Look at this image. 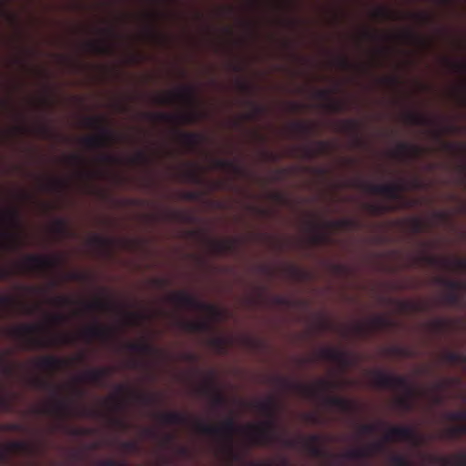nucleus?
Here are the masks:
<instances>
[{
	"label": "nucleus",
	"mask_w": 466,
	"mask_h": 466,
	"mask_svg": "<svg viewBox=\"0 0 466 466\" xmlns=\"http://www.w3.org/2000/svg\"><path fill=\"white\" fill-rule=\"evenodd\" d=\"M252 406L266 417L265 420L257 424H248L245 427H238L231 417L227 418L219 426L197 420L195 422L196 430L205 435L223 438L228 444V456L231 461L241 460V455L233 449V437L238 431L245 432L253 445L268 446L280 443L287 448L300 446L312 457L324 458L328 456L322 445L323 437L319 434H311L307 438L291 439L284 438L277 432L279 401L275 397L269 396L264 400H257L253 402Z\"/></svg>",
	"instance_id": "f257e3e1"
},
{
	"label": "nucleus",
	"mask_w": 466,
	"mask_h": 466,
	"mask_svg": "<svg viewBox=\"0 0 466 466\" xmlns=\"http://www.w3.org/2000/svg\"><path fill=\"white\" fill-rule=\"evenodd\" d=\"M59 286L57 279L49 280L47 287L19 286L21 295H0V312L20 305L25 299L34 298L58 309H79L90 315H113L138 303L114 293L106 288H99L98 292L90 297H76L66 294H50L51 289Z\"/></svg>",
	"instance_id": "f03ea898"
},
{
	"label": "nucleus",
	"mask_w": 466,
	"mask_h": 466,
	"mask_svg": "<svg viewBox=\"0 0 466 466\" xmlns=\"http://www.w3.org/2000/svg\"><path fill=\"white\" fill-rule=\"evenodd\" d=\"M29 383L35 389L51 391L53 394V398L47 405L34 410L36 414L52 415L59 419H66L73 416L91 418L99 415L96 410L85 406H76L71 400L61 397V388L46 379L34 377L29 380Z\"/></svg>",
	"instance_id": "7ed1b4c3"
},
{
	"label": "nucleus",
	"mask_w": 466,
	"mask_h": 466,
	"mask_svg": "<svg viewBox=\"0 0 466 466\" xmlns=\"http://www.w3.org/2000/svg\"><path fill=\"white\" fill-rule=\"evenodd\" d=\"M275 382L279 388L295 391L306 399H322L327 406L338 408L341 411L353 412L356 410L353 400L328 394L337 387L330 380L321 379L315 385H307L279 376L275 378Z\"/></svg>",
	"instance_id": "20e7f679"
},
{
	"label": "nucleus",
	"mask_w": 466,
	"mask_h": 466,
	"mask_svg": "<svg viewBox=\"0 0 466 466\" xmlns=\"http://www.w3.org/2000/svg\"><path fill=\"white\" fill-rule=\"evenodd\" d=\"M14 330V336L22 350H35L49 349L58 345H68L73 339L68 335L55 336L42 330L41 324H60L61 322H21ZM97 324L98 322H91ZM118 324L131 325L142 322H117Z\"/></svg>",
	"instance_id": "39448f33"
},
{
	"label": "nucleus",
	"mask_w": 466,
	"mask_h": 466,
	"mask_svg": "<svg viewBox=\"0 0 466 466\" xmlns=\"http://www.w3.org/2000/svg\"><path fill=\"white\" fill-rule=\"evenodd\" d=\"M177 100L187 104L191 107V110L183 114H147V116L154 121H162L167 123L178 122L183 124H195L201 119L202 113L198 109V100L194 86H185L175 92L157 97V103L162 105L171 104Z\"/></svg>",
	"instance_id": "423d86ee"
},
{
	"label": "nucleus",
	"mask_w": 466,
	"mask_h": 466,
	"mask_svg": "<svg viewBox=\"0 0 466 466\" xmlns=\"http://www.w3.org/2000/svg\"><path fill=\"white\" fill-rule=\"evenodd\" d=\"M370 379L372 384L377 388L403 391L405 396L397 400L398 406L404 410L412 409L411 398L414 396L415 390L406 377L376 370L371 372Z\"/></svg>",
	"instance_id": "0eeeda50"
},
{
	"label": "nucleus",
	"mask_w": 466,
	"mask_h": 466,
	"mask_svg": "<svg viewBox=\"0 0 466 466\" xmlns=\"http://www.w3.org/2000/svg\"><path fill=\"white\" fill-rule=\"evenodd\" d=\"M352 187L360 188L365 192L376 195H382L390 199L400 202L401 208L411 207L412 204L402 195L407 190V187L402 182H394L390 184H373L363 180H355Z\"/></svg>",
	"instance_id": "6e6552de"
},
{
	"label": "nucleus",
	"mask_w": 466,
	"mask_h": 466,
	"mask_svg": "<svg viewBox=\"0 0 466 466\" xmlns=\"http://www.w3.org/2000/svg\"><path fill=\"white\" fill-rule=\"evenodd\" d=\"M84 124L89 128H96L97 135L87 136L82 139V144L88 148H106L116 140V134L105 125V118L101 116H87Z\"/></svg>",
	"instance_id": "1a4fd4ad"
},
{
	"label": "nucleus",
	"mask_w": 466,
	"mask_h": 466,
	"mask_svg": "<svg viewBox=\"0 0 466 466\" xmlns=\"http://www.w3.org/2000/svg\"><path fill=\"white\" fill-rule=\"evenodd\" d=\"M162 300L170 304L177 310H202L210 307L198 296L187 290L167 292L162 297Z\"/></svg>",
	"instance_id": "9d476101"
},
{
	"label": "nucleus",
	"mask_w": 466,
	"mask_h": 466,
	"mask_svg": "<svg viewBox=\"0 0 466 466\" xmlns=\"http://www.w3.org/2000/svg\"><path fill=\"white\" fill-rule=\"evenodd\" d=\"M433 282L444 289L441 299L446 305L455 306L461 301L462 294L466 290V282L464 280L438 276L433 279Z\"/></svg>",
	"instance_id": "9b49d317"
},
{
	"label": "nucleus",
	"mask_w": 466,
	"mask_h": 466,
	"mask_svg": "<svg viewBox=\"0 0 466 466\" xmlns=\"http://www.w3.org/2000/svg\"><path fill=\"white\" fill-rule=\"evenodd\" d=\"M60 264L61 259L57 257L28 255L21 266L26 271L46 275L57 268Z\"/></svg>",
	"instance_id": "f8f14e48"
},
{
	"label": "nucleus",
	"mask_w": 466,
	"mask_h": 466,
	"mask_svg": "<svg viewBox=\"0 0 466 466\" xmlns=\"http://www.w3.org/2000/svg\"><path fill=\"white\" fill-rule=\"evenodd\" d=\"M320 360L334 362L343 369L350 367L352 363L350 354L334 347H322L318 351Z\"/></svg>",
	"instance_id": "ddd939ff"
},
{
	"label": "nucleus",
	"mask_w": 466,
	"mask_h": 466,
	"mask_svg": "<svg viewBox=\"0 0 466 466\" xmlns=\"http://www.w3.org/2000/svg\"><path fill=\"white\" fill-rule=\"evenodd\" d=\"M396 440L407 441L413 444H419L421 441L420 436L411 426L390 427L384 436V441H393Z\"/></svg>",
	"instance_id": "4468645a"
},
{
	"label": "nucleus",
	"mask_w": 466,
	"mask_h": 466,
	"mask_svg": "<svg viewBox=\"0 0 466 466\" xmlns=\"http://www.w3.org/2000/svg\"><path fill=\"white\" fill-rule=\"evenodd\" d=\"M315 147L302 146L293 149L294 155L302 158L313 159L320 155L329 154L333 150V145L329 141H316Z\"/></svg>",
	"instance_id": "2eb2a0df"
},
{
	"label": "nucleus",
	"mask_w": 466,
	"mask_h": 466,
	"mask_svg": "<svg viewBox=\"0 0 466 466\" xmlns=\"http://www.w3.org/2000/svg\"><path fill=\"white\" fill-rule=\"evenodd\" d=\"M198 392L201 395L208 397L214 407H223L227 404L225 395L212 380H208L203 383V385L198 389Z\"/></svg>",
	"instance_id": "dca6fc26"
},
{
	"label": "nucleus",
	"mask_w": 466,
	"mask_h": 466,
	"mask_svg": "<svg viewBox=\"0 0 466 466\" xmlns=\"http://www.w3.org/2000/svg\"><path fill=\"white\" fill-rule=\"evenodd\" d=\"M111 374V370L106 367L90 369L76 379V382H91L103 385L106 379Z\"/></svg>",
	"instance_id": "f3484780"
},
{
	"label": "nucleus",
	"mask_w": 466,
	"mask_h": 466,
	"mask_svg": "<svg viewBox=\"0 0 466 466\" xmlns=\"http://www.w3.org/2000/svg\"><path fill=\"white\" fill-rule=\"evenodd\" d=\"M423 153V147L410 143H400L394 150L395 157L405 159H417L420 157Z\"/></svg>",
	"instance_id": "a211bd4d"
},
{
	"label": "nucleus",
	"mask_w": 466,
	"mask_h": 466,
	"mask_svg": "<svg viewBox=\"0 0 466 466\" xmlns=\"http://www.w3.org/2000/svg\"><path fill=\"white\" fill-rule=\"evenodd\" d=\"M361 123L357 119L350 118L340 121L339 130L353 137L354 146L360 147L363 140L360 135Z\"/></svg>",
	"instance_id": "6ab92c4d"
},
{
	"label": "nucleus",
	"mask_w": 466,
	"mask_h": 466,
	"mask_svg": "<svg viewBox=\"0 0 466 466\" xmlns=\"http://www.w3.org/2000/svg\"><path fill=\"white\" fill-rule=\"evenodd\" d=\"M37 320H156L155 319L148 318H141V319H132V318H118V319H100L98 317H93L89 319H68L62 316L53 317V318H46V319H38ZM167 320H222L221 319H183V318H174L167 319Z\"/></svg>",
	"instance_id": "aec40b11"
},
{
	"label": "nucleus",
	"mask_w": 466,
	"mask_h": 466,
	"mask_svg": "<svg viewBox=\"0 0 466 466\" xmlns=\"http://www.w3.org/2000/svg\"><path fill=\"white\" fill-rule=\"evenodd\" d=\"M315 97L327 101L325 107L334 113H340L347 109V103L344 101L334 100L331 92L327 89H319L315 92Z\"/></svg>",
	"instance_id": "412c9836"
},
{
	"label": "nucleus",
	"mask_w": 466,
	"mask_h": 466,
	"mask_svg": "<svg viewBox=\"0 0 466 466\" xmlns=\"http://www.w3.org/2000/svg\"><path fill=\"white\" fill-rule=\"evenodd\" d=\"M309 228L311 231V235L309 237V243L313 246H321L329 244L331 238L329 235L325 232L327 228L325 227V223L320 225L317 223H310Z\"/></svg>",
	"instance_id": "4be33fe9"
},
{
	"label": "nucleus",
	"mask_w": 466,
	"mask_h": 466,
	"mask_svg": "<svg viewBox=\"0 0 466 466\" xmlns=\"http://www.w3.org/2000/svg\"><path fill=\"white\" fill-rule=\"evenodd\" d=\"M213 166L215 168L228 170L238 177L247 175V170L234 160L216 158L213 161Z\"/></svg>",
	"instance_id": "5701e85b"
},
{
	"label": "nucleus",
	"mask_w": 466,
	"mask_h": 466,
	"mask_svg": "<svg viewBox=\"0 0 466 466\" xmlns=\"http://www.w3.org/2000/svg\"><path fill=\"white\" fill-rule=\"evenodd\" d=\"M66 365V361L56 356H46L40 358L35 362V366L38 369L48 370V371H56L63 368Z\"/></svg>",
	"instance_id": "b1692460"
},
{
	"label": "nucleus",
	"mask_w": 466,
	"mask_h": 466,
	"mask_svg": "<svg viewBox=\"0 0 466 466\" xmlns=\"http://www.w3.org/2000/svg\"><path fill=\"white\" fill-rule=\"evenodd\" d=\"M126 350L128 351L144 356H150L156 353L157 349L147 341L127 342L125 344Z\"/></svg>",
	"instance_id": "393cba45"
},
{
	"label": "nucleus",
	"mask_w": 466,
	"mask_h": 466,
	"mask_svg": "<svg viewBox=\"0 0 466 466\" xmlns=\"http://www.w3.org/2000/svg\"><path fill=\"white\" fill-rule=\"evenodd\" d=\"M164 424L182 425L187 422V417L179 411L162 412L157 416Z\"/></svg>",
	"instance_id": "a878e982"
},
{
	"label": "nucleus",
	"mask_w": 466,
	"mask_h": 466,
	"mask_svg": "<svg viewBox=\"0 0 466 466\" xmlns=\"http://www.w3.org/2000/svg\"><path fill=\"white\" fill-rule=\"evenodd\" d=\"M405 121L408 124L420 127H429L437 124L435 119L417 112H408L405 115Z\"/></svg>",
	"instance_id": "bb28decb"
},
{
	"label": "nucleus",
	"mask_w": 466,
	"mask_h": 466,
	"mask_svg": "<svg viewBox=\"0 0 466 466\" xmlns=\"http://www.w3.org/2000/svg\"><path fill=\"white\" fill-rule=\"evenodd\" d=\"M209 345L218 354H227L232 345V339L222 335L214 336L209 339Z\"/></svg>",
	"instance_id": "cd10ccee"
},
{
	"label": "nucleus",
	"mask_w": 466,
	"mask_h": 466,
	"mask_svg": "<svg viewBox=\"0 0 466 466\" xmlns=\"http://www.w3.org/2000/svg\"><path fill=\"white\" fill-rule=\"evenodd\" d=\"M89 244L99 251L108 252L112 249L115 240L111 238L94 235L90 238Z\"/></svg>",
	"instance_id": "c85d7f7f"
},
{
	"label": "nucleus",
	"mask_w": 466,
	"mask_h": 466,
	"mask_svg": "<svg viewBox=\"0 0 466 466\" xmlns=\"http://www.w3.org/2000/svg\"><path fill=\"white\" fill-rule=\"evenodd\" d=\"M182 177L185 181L196 185H203L205 182L199 167L193 164H190V167L182 173Z\"/></svg>",
	"instance_id": "c756f323"
},
{
	"label": "nucleus",
	"mask_w": 466,
	"mask_h": 466,
	"mask_svg": "<svg viewBox=\"0 0 466 466\" xmlns=\"http://www.w3.org/2000/svg\"><path fill=\"white\" fill-rule=\"evenodd\" d=\"M441 466H466V451L459 452L453 456L438 458Z\"/></svg>",
	"instance_id": "7c9ffc66"
},
{
	"label": "nucleus",
	"mask_w": 466,
	"mask_h": 466,
	"mask_svg": "<svg viewBox=\"0 0 466 466\" xmlns=\"http://www.w3.org/2000/svg\"><path fill=\"white\" fill-rule=\"evenodd\" d=\"M417 260L428 266L439 268L441 269H446V264L449 262L448 258L436 257L428 254H422L417 258Z\"/></svg>",
	"instance_id": "2f4dec72"
},
{
	"label": "nucleus",
	"mask_w": 466,
	"mask_h": 466,
	"mask_svg": "<svg viewBox=\"0 0 466 466\" xmlns=\"http://www.w3.org/2000/svg\"><path fill=\"white\" fill-rule=\"evenodd\" d=\"M358 226V222L352 218H340L325 222L328 229H351Z\"/></svg>",
	"instance_id": "473e14b6"
},
{
	"label": "nucleus",
	"mask_w": 466,
	"mask_h": 466,
	"mask_svg": "<svg viewBox=\"0 0 466 466\" xmlns=\"http://www.w3.org/2000/svg\"><path fill=\"white\" fill-rule=\"evenodd\" d=\"M285 271L289 279L296 281H304L309 278L307 270L295 265H288Z\"/></svg>",
	"instance_id": "72a5a7b5"
},
{
	"label": "nucleus",
	"mask_w": 466,
	"mask_h": 466,
	"mask_svg": "<svg viewBox=\"0 0 466 466\" xmlns=\"http://www.w3.org/2000/svg\"><path fill=\"white\" fill-rule=\"evenodd\" d=\"M293 133L302 136H309L315 130V125L306 121H296L290 125Z\"/></svg>",
	"instance_id": "f704fd0d"
},
{
	"label": "nucleus",
	"mask_w": 466,
	"mask_h": 466,
	"mask_svg": "<svg viewBox=\"0 0 466 466\" xmlns=\"http://www.w3.org/2000/svg\"><path fill=\"white\" fill-rule=\"evenodd\" d=\"M180 137L186 146L194 148L199 147L205 138L201 134L194 132L181 133Z\"/></svg>",
	"instance_id": "c9c22d12"
},
{
	"label": "nucleus",
	"mask_w": 466,
	"mask_h": 466,
	"mask_svg": "<svg viewBox=\"0 0 466 466\" xmlns=\"http://www.w3.org/2000/svg\"><path fill=\"white\" fill-rule=\"evenodd\" d=\"M409 230L414 234H420L428 228L427 223L420 218L412 217L405 220Z\"/></svg>",
	"instance_id": "e433bc0d"
},
{
	"label": "nucleus",
	"mask_w": 466,
	"mask_h": 466,
	"mask_svg": "<svg viewBox=\"0 0 466 466\" xmlns=\"http://www.w3.org/2000/svg\"><path fill=\"white\" fill-rule=\"evenodd\" d=\"M116 395L111 396L109 398V401L113 404V407L116 410H121L124 404L120 397L127 393V389L125 385L118 384L116 387Z\"/></svg>",
	"instance_id": "4c0bfd02"
},
{
	"label": "nucleus",
	"mask_w": 466,
	"mask_h": 466,
	"mask_svg": "<svg viewBox=\"0 0 466 466\" xmlns=\"http://www.w3.org/2000/svg\"><path fill=\"white\" fill-rule=\"evenodd\" d=\"M365 208L370 214L373 216H380L386 212L395 210L397 207L386 204H367Z\"/></svg>",
	"instance_id": "58836bf2"
},
{
	"label": "nucleus",
	"mask_w": 466,
	"mask_h": 466,
	"mask_svg": "<svg viewBox=\"0 0 466 466\" xmlns=\"http://www.w3.org/2000/svg\"><path fill=\"white\" fill-rule=\"evenodd\" d=\"M342 457L349 460L365 459L370 457V452L365 447H360L346 451Z\"/></svg>",
	"instance_id": "ea45409f"
},
{
	"label": "nucleus",
	"mask_w": 466,
	"mask_h": 466,
	"mask_svg": "<svg viewBox=\"0 0 466 466\" xmlns=\"http://www.w3.org/2000/svg\"><path fill=\"white\" fill-rule=\"evenodd\" d=\"M6 447L9 449V454L14 451L24 453H31L33 451V447L29 443L22 441L9 442L6 444Z\"/></svg>",
	"instance_id": "a19ab883"
},
{
	"label": "nucleus",
	"mask_w": 466,
	"mask_h": 466,
	"mask_svg": "<svg viewBox=\"0 0 466 466\" xmlns=\"http://www.w3.org/2000/svg\"><path fill=\"white\" fill-rule=\"evenodd\" d=\"M442 358L448 363H466V354L453 350L444 351L442 354Z\"/></svg>",
	"instance_id": "79ce46f5"
},
{
	"label": "nucleus",
	"mask_w": 466,
	"mask_h": 466,
	"mask_svg": "<svg viewBox=\"0 0 466 466\" xmlns=\"http://www.w3.org/2000/svg\"><path fill=\"white\" fill-rule=\"evenodd\" d=\"M446 270L466 271V258H448Z\"/></svg>",
	"instance_id": "37998d69"
},
{
	"label": "nucleus",
	"mask_w": 466,
	"mask_h": 466,
	"mask_svg": "<svg viewBox=\"0 0 466 466\" xmlns=\"http://www.w3.org/2000/svg\"><path fill=\"white\" fill-rule=\"evenodd\" d=\"M53 231L62 237L68 236L70 230L68 223L65 218H56L52 225Z\"/></svg>",
	"instance_id": "c03bdc74"
},
{
	"label": "nucleus",
	"mask_w": 466,
	"mask_h": 466,
	"mask_svg": "<svg viewBox=\"0 0 466 466\" xmlns=\"http://www.w3.org/2000/svg\"><path fill=\"white\" fill-rule=\"evenodd\" d=\"M166 218L169 220H176L186 223L192 222L193 220V217L191 215L178 210L167 211L166 213Z\"/></svg>",
	"instance_id": "a18cd8bd"
},
{
	"label": "nucleus",
	"mask_w": 466,
	"mask_h": 466,
	"mask_svg": "<svg viewBox=\"0 0 466 466\" xmlns=\"http://www.w3.org/2000/svg\"><path fill=\"white\" fill-rule=\"evenodd\" d=\"M466 434V427L464 424L461 425H456L451 428H448L444 431L442 437L445 439H455L458 438L461 435Z\"/></svg>",
	"instance_id": "49530a36"
},
{
	"label": "nucleus",
	"mask_w": 466,
	"mask_h": 466,
	"mask_svg": "<svg viewBox=\"0 0 466 466\" xmlns=\"http://www.w3.org/2000/svg\"><path fill=\"white\" fill-rule=\"evenodd\" d=\"M4 218L12 228H18L20 227V215L17 209L6 211Z\"/></svg>",
	"instance_id": "de8ad7c7"
},
{
	"label": "nucleus",
	"mask_w": 466,
	"mask_h": 466,
	"mask_svg": "<svg viewBox=\"0 0 466 466\" xmlns=\"http://www.w3.org/2000/svg\"><path fill=\"white\" fill-rule=\"evenodd\" d=\"M135 398L144 405H153L159 400V396L154 393L135 394Z\"/></svg>",
	"instance_id": "09e8293b"
},
{
	"label": "nucleus",
	"mask_w": 466,
	"mask_h": 466,
	"mask_svg": "<svg viewBox=\"0 0 466 466\" xmlns=\"http://www.w3.org/2000/svg\"><path fill=\"white\" fill-rule=\"evenodd\" d=\"M389 300L391 303L396 304L401 310H411L416 307L415 302L411 299L390 298Z\"/></svg>",
	"instance_id": "8fccbe9b"
},
{
	"label": "nucleus",
	"mask_w": 466,
	"mask_h": 466,
	"mask_svg": "<svg viewBox=\"0 0 466 466\" xmlns=\"http://www.w3.org/2000/svg\"><path fill=\"white\" fill-rule=\"evenodd\" d=\"M248 104L252 106V111L243 116L244 120L255 119L257 116H260L265 110L262 106L258 105L252 101H248Z\"/></svg>",
	"instance_id": "3c124183"
},
{
	"label": "nucleus",
	"mask_w": 466,
	"mask_h": 466,
	"mask_svg": "<svg viewBox=\"0 0 466 466\" xmlns=\"http://www.w3.org/2000/svg\"><path fill=\"white\" fill-rule=\"evenodd\" d=\"M13 409V397L3 393L0 389V412H9Z\"/></svg>",
	"instance_id": "603ef678"
},
{
	"label": "nucleus",
	"mask_w": 466,
	"mask_h": 466,
	"mask_svg": "<svg viewBox=\"0 0 466 466\" xmlns=\"http://www.w3.org/2000/svg\"><path fill=\"white\" fill-rule=\"evenodd\" d=\"M87 47L96 54L105 55L110 52V47L100 42L91 41L86 44Z\"/></svg>",
	"instance_id": "864d4df0"
},
{
	"label": "nucleus",
	"mask_w": 466,
	"mask_h": 466,
	"mask_svg": "<svg viewBox=\"0 0 466 466\" xmlns=\"http://www.w3.org/2000/svg\"><path fill=\"white\" fill-rule=\"evenodd\" d=\"M65 279L70 281H77V282H87L90 279L89 275L79 272V271H71L66 274Z\"/></svg>",
	"instance_id": "5fc2aeb1"
},
{
	"label": "nucleus",
	"mask_w": 466,
	"mask_h": 466,
	"mask_svg": "<svg viewBox=\"0 0 466 466\" xmlns=\"http://www.w3.org/2000/svg\"><path fill=\"white\" fill-rule=\"evenodd\" d=\"M382 424V422L361 424L359 426V432L362 435L374 434L378 431L379 427Z\"/></svg>",
	"instance_id": "6e6d98bb"
},
{
	"label": "nucleus",
	"mask_w": 466,
	"mask_h": 466,
	"mask_svg": "<svg viewBox=\"0 0 466 466\" xmlns=\"http://www.w3.org/2000/svg\"><path fill=\"white\" fill-rule=\"evenodd\" d=\"M445 419L450 421H465L466 419V410H455V411H449L445 414Z\"/></svg>",
	"instance_id": "4d7b16f0"
},
{
	"label": "nucleus",
	"mask_w": 466,
	"mask_h": 466,
	"mask_svg": "<svg viewBox=\"0 0 466 466\" xmlns=\"http://www.w3.org/2000/svg\"><path fill=\"white\" fill-rule=\"evenodd\" d=\"M149 282L154 289L159 290H164L170 285L169 279L166 278H153Z\"/></svg>",
	"instance_id": "13d9d810"
},
{
	"label": "nucleus",
	"mask_w": 466,
	"mask_h": 466,
	"mask_svg": "<svg viewBox=\"0 0 466 466\" xmlns=\"http://www.w3.org/2000/svg\"><path fill=\"white\" fill-rule=\"evenodd\" d=\"M120 448L128 452L140 451V445L137 441H127L120 443Z\"/></svg>",
	"instance_id": "bf43d9fd"
},
{
	"label": "nucleus",
	"mask_w": 466,
	"mask_h": 466,
	"mask_svg": "<svg viewBox=\"0 0 466 466\" xmlns=\"http://www.w3.org/2000/svg\"><path fill=\"white\" fill-rule=\"evenodd\" d=\"M97 466H129L126 461H116L114 459H103L96 461Z\"/></svg>",
	"instance_id": "052dcab7"
},
{
	"label": "nucleus",
	"mask_w": 466,
	"mask_h": 466,
	"mask_svg": "<svg viewBox=\"0 0 466 466\" xmlns=\"http://www.w3.org/2000/svg\"><path fill=\"white\" fill-rule=\"evenodd\" d=\"M403 36L409 41L417 42L423 46H426L429 44L428 40L410 31L405 32Z\"/></svg>",
	"instance_id": "680f3d73"
},
{
	"label": "nucleus",
	"mask_w": 466,
	"mask_h": 466,
	"mask_svg": "<svg viewBox=\"0 0 466 466\" xmlns=\"http://www.w3.org/2000/svg\"><path fill=\"white\" fill-rule=\"evenodd\" d=\"M223 244L225 245L224 247H225L226 254L231 253L237 249V248L239 244V239L238 238L223 239Z\"/></svg>",
	"instance_id": "e2e57ef3"
},
{
	"label": "nucleus",
	"mask_w": 466,
	"mask_h": 466,
	"mask_svg": "<svg viewBox=\"0 0 466 466\" xmlns=\"http://www.w3.org/2000/svg\"><path fill=\"white\" fill-rule=\"evenodd\" d=\"M210 248L213 253L217 255H224L225 252V245L223 244V240H210Z\"/></svg>",
	"instance_id": "0e129e2a"
},
{
	"label": "nucleus",
	"mask_w": 466,
	"mask_h": 466,
	"mask_svg": "<svg viewBox=\"0 0 466 466\" xmlns=\"http://www.w3.org/2000/svg\"><path fill=\"white\" fill-rule=\"evenodd\" d=\"M393 15H394V13L386 7H379L374 12V16L382 18V19H392Z\"/></svg>",
	"instance_id": "69168bd1"
},
{
	"label": "nucleus",
	"mask_w": 466,
	"mask_h": 466,
	"mask_svg": "<svg viewBox=\"0 0 466 466\" xmlns=\"http://www.w3.org/2000/svg\"><path fill=\"white\" fill-rule=\"evenodd\" d=\"M99 161L103 164L115 165L119 162V159L112 154L103 153L99 156Z\"/></svg>",
	"instance_id": "338daca9"
},
{
	"label": "nucleus",
	"mask_w": 466,
	"mask_h": 466,
	"mask_svg": "<svg viewBox=\"0 0 466 466\" xmlns=\"http://www.w3.org/2000/svg\"><path fill=\"white\" fill-rule=\"evenodd\" d=\"M390 463L393 466H410L409 461L404 456L399 454L390 457Z\"/></svg>",
	"instance_id": "774afa93"
}]
</instances>
